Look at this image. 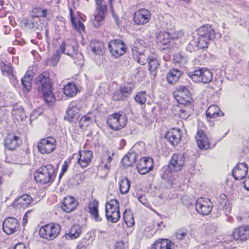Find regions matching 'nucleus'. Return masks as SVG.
I'll use <instances>...</instances> for the list:
<instances>
[{
    "mask_svg": "<svg viewBox=\"0 0 249 249\" xmlns=\"http://www.w3.org/2000/svg\"><path fill=\"white\" fill-rule=\"evenodd\" d=\"M190 160V157L185 153H174L173 154L167 166H164L161 170V178L168 180L171 177L172 173L180 171L183 166Z\"/></svg>",
    "mask_w": 249,
    "mask_h": 249,
    "instance_id": "f257e3e1",
    "label": "nucleus"
},
{
    "mask_svg": "<svg viewBox=\"0 0 249 249\" xmlns=\"http://www.w3.org/2000/svg\"><path fill=\"white\" fill-rule=\"evenodd\" d=\"M35 82L38 91L42 93L45 103L49 106L53 105L55 98L52 92L49 73L47 71L43 72L36 78Z\"/></svg>",
    "mask_w": 249,
    "mask_h": 249,
    "instance_id": "f03ea898",
    "label": "nucleus"
},
{
    "mask_svg": "<svg viewBox=\"0 0 249 249\" xmlns=\"http://www.w3.org/2000/svg\"><path fill=\"white\" fill-rule=\"evenodd\" d=\"M176 99L179 104H182L180 118L186 120L194 112V108L190 100V94L185 87H180L177 91Z\"/></svg>",
    "mask_w": 249,
    "mask_h": 249,
    "instance_id": "7ed1b4c3",
    "label": "nucleus"
},
{
    "mask_svg": "<svg viewBox=\"0 0 249 249\" xmlns=\"http://www.w3.org/2000/svg\"><path fill=\"white\" fill-rule=\"evenodd\" d=\"M56 170V168L50 164L42 165L36 172L35 179L41 184L51 183L55 178Z\"/></svg>",
    "mask_w": 249,
    "mask_h": 249,
    "instance_id": "20e7f679",
    "label": "nucleus"
},
{
    "mask_svg": "<svg viewBox=\"0 0 249 249\" xmlns=\"http://www.w3.org/2000/svg\"><path fill=\"white\" fill-rule=\"evenodd\" d=\"M60 231L61 228L59 224L51 223L40 228L39 235L41 238L52 240L58 236Z\"/></svg>",
    "mask_w": 249,
    "mask_h": 249,
    "instance_id": "39448f33",
    "label": "nucleus"
},
{
    "mask_svg": "<svg viewBox=\"0 0 249 249\" xmlns=\"http://www.w3.org/2000/svg\"><path fill=\"white\" fill-rule=\"evenodd\" d=\"M127 123V119L124 114L119 112L113 113L107 118V123L109 127L114 130H119L124 128Z\"/></svg>",
    "mask_w": 249,
    "mask_h": 249,
    "instance_id": "423d86ee",
    "label": "nucleus"
},
{
    "mask_svg": "<svg viewBox=\"0 0 249 249\" xmlns=\"http://www.w3.org/2000/svg\"><path fill=\"white\" fill-rule=\"evenodd\" d=\"M38 151L42 154L52 153L56 147V141L53 137H48L40 140L37 145Z\"/></svg>",
    "mask_w": 249,
    "mask_h": 249,
    "instance_id": "0eeeda50",
    "label": "nucleus"
},
{
    "mask_svg": "<svg viewBox=\"0 0 249 249\" xmlns=\"http://www.w3.org/2000/svg\"><path fill=\"white\" fill-rule=\"evenodd\" d=\"M61 52L73 58L74 63L77 65H82L83 64V54L78 51H75L73 46L66 44L63 42L60 46Z\"/></svg>",
    "mask_w": 249,
    "mask_h": 249,
    "instance_id": "6e6552de",
    "label": "nucleus"
},
{
    "mask_svg": "<svg viewBox=\"0 0 249 249\" xmlns=\"http://www.w3.org/2000/svg\"><path fill=\"white\" fill-rule=\"evenodd\" d=\"M108 49L111 54L117 58L125 53L126 47L122 40L114 39L109 42Z\"/></svg>",
    "mask_w": 249,
    "mask_h": 249,
    "instance_id": "1a4fd4ad",
    "label": "nucleus"
},
{
    "mask_svg": "<svg viewBox=\"0 0 249 249\" xmlns=\"http://www.w3.org/2000/svg\"><path fill=\"white\" fill-rule=\"evenodd\" d=\"M213 205L211 200L206 198L199 197L196 203V210L199 214L207 215L212 211Z\"/></svg>",
    "mask_w": 249,
    "mask_h": 249,
    "instance_id": "9d476101",
    "label": "nucleus"
},
{
    "mask_svg": "<svg viewBox=\"0 0 249 249\" xmlns=\"http://www.w3.org/2000/svg\"><path fill=\"white\" fill-rule=\"evenodd\" d=\"M4 153L7 155L6 151H14L19 147L21 141L19 137L13 135H8L4 140Z\"/></svg>",
    "mask_w": 249,
    "mask_h": 249,
    "instance_id": "9b49d317",
    "label": "nucleus"
},
{
    "mask_svg": "<svg viewBox=\"0 0 249 249\" xmlns=\"http://www.w3.org/2000/svg\"><path fill=\"white\" fill-rule=\"evenodd\" d=\"M151 13L146 9H140L136 11L133 15L134 22L137 25H144L150 21Z\"/></svg>",
    "mask_w": 249,
    "mask_h": 249,
    "instance_id": "f8f14e48",
    "label": "nucleus"
},
{
    "mask_svg": "<svg viewBox=\"0 0 249 249\" xmlns=\"http://www.w3.org/2000/svg\"><path fill=\"white\" fill-rule=\"evenodd\" d=\"M18 225V221L15 217H8L3 222V231L8 235L11 234L17 231Z\"/></svg>",
    "mask_w": 249,
    "mask_h": 249,
    "instance_id": "ddd939ff",
    "label": "nucleus"
},
{
    "mask_svg": "<svg viewBox=\"0 0 249 249\" xmlns=\"http://www.w3.org/2000/svg\"><path fill=\"white\" fill-rule=\"evenodd\" d=\"M181 138V131L179 129L174 128L168 131L165 135V139L172 146H177Z\"/></svg>",
    "mask_w": 249,
    "mask_h": 249,
    "instance_id": "4468645a",
    "label": "nucleus"
},
{
    "mask_svg": "<svg viewBox=\"0 0 249 249\" xmlns=\"http://www.w3.org/2000/svg\"><path fill=\"white\" fill-rule=\"evenodd\" d=\"M138 172L141 175H145L153 169V160L146 157L141 159L137 163Z\"/></svg>",
    "mask_w": 249,
    "mask_h": 249,
    "instance_id": "2eb2a0df",
    "label": "nucleus"
},
{
    "mask_svg": "<svg viewBox=\"0 0 249 249\" xmlns=\"http://www.w3.org/2000/svg\"><path fill=\"white\" fill-rule=\"evenodd\" d=\"M79 110V102L77 101H71L69 104L65 119L68 121L71 122L78 115Z\"/></svg>",
    "mask_w": 249,
    "mask_h": 249,
    "instance_id": "dca6fc26",
    "label": "nucleus"
},
{
    "mask_svg": "<svg viewBox=\"0 0 249 249\" xmlns=\"http://www.w3.org/2000/svg\"><path fill=\"white\" fill-rule=\"evenodd\" d=\"M232 237L235 240L244 241L249 238V228L242 226L234 229L232 232Z\"/></svg>",
    "mask_w": 249,
    "mask_h": 249,
    "instance_id": "f3484780",
    "label": "nucleus"
},
{
    "mask_svg": "<svg viewBox=\"0 0 249 249\" xmlns=\"http://www.w3.org/2000/svg\"><path fill=\"white\" fill-rule=\"evenodd\" d=\"M248 171L247 164L245 163H240L232 170V176L235 180H239L246 176Z\"/></svg>",
    "mask_w": 249,
    "mask_h": 249,
    "instance_id": "a211bd4d",
    "label": "nucleus"
},
{
    "mask_svg": "<svg viewBox=\"0 0 249 249\" xmlns=\"http://www.w3.org/2000/svg\"><path fill=\"white\" fill-rule=\"evenodd\" d=\"M33 199L29 195L24 194L16 199L13 203L16 208H25L29 206L33 202Z\"/></svg>",
    "mask_w": 249,
    "mask_h": 249,
    "instance_id": "6ab92c4d",
    "label": "nucleus"
},
{
    "mask_svg": "<svg viewBox=\"0 0 249 249\" xmlns=\"http://www.w3.org/2000/svg\"><path fill=\"white\" fill-rule=\"evenodd\" d=\"M198 36H202L209 41L212 40L215 38V31L210 25H203L200 27L197 30Z\"/></svg>",
    "mask_w": 249,
    "mask_h": 249,
    "instance_id": "aec40b11",
    "label": "nucleus"
},
{
    "mask_svg": "<svg viewBox=\"0 0 249 249\" xmlns=\"http://www.w3.org/2000/svg\"><path fill=\"white\" fill-rule=\"evenodd\" d=\"M78 163L83 168L86 167L91 162L92 158V152L90 150L81 151L79 153Z\"/></svg>",
    "mask_w": 249,
    "mask_h": 249,
    "instance_id": "412c9836",
    "label": "nucleus"
},
{
    "mask_svg": "<svg viewBox=\"0 0 249 249\" xmlns=\"http://www.w3.org/2000/svg\"><path fill=\"white\" fill-rule=\"evenodd\" d=\"M217 204L218 210L220 211H223L224 213L226 215L231 211L228 196L225 194H222L219 196Z\"/></svg>",
    "mask_w": 249,
    "mask_h": 249,
    "instance_id": "4be33fe9",
    "label": "nucleus"
},
{
    "mask_svg": "<svg viewBox=\"0 0 249 249\" xmlns=\"http://www.w3.org/2000/svg\"><path fill=\"white\" fill-rule=\"evenodd\" d=\"M99 203L96 200H90L88 203V213H89L95 221L100 222L102 220L98 212Z\"/></svg>",
    "mask_w": 249,
    "mask_h": 249,
    "instance_id": "5701e85b",
    "label": "nucleus"
},
{
    "mask_svg": "<svg viewBox=\"0 0 249 249\" xmlns=\"http://www.w3.org/2000/svg\"><path fill=\"white\" fill-rule=\"evenodd\" d=\"M196 138L199 148L205 150L209 148L210 142L207 136L203 131L198 130Z\"/></svg>",
    "mask_w": 249,
    "mask_h": 249,
    "instance_id": "b1692460",
    "label": "nucleus"
},
{
    "mask_svg": "<svg viewBox=\"0 0 249 249\" xmlns=\"http://www.w3.org/2000/svg\"><path fill=\"white\" fill-rule=\"evenodd\" d=\"M77 202L71 196H68L64 198L62 203L61 208L62 210L67 213H70L76 208Z\"/></svg>",
    "mask_w": 249,
    "mask_h": 249,
    "instance_id": "393cba45",
    "label": "nucleus"
},
{
    "mask_svg": "<svg viewBox=\"0 0 249 249\" xmlns=\"http://www.w3.org/2000/svg\"><path fill=\"white\" fill-rule=\"evenodd\" d=\"M106 215L108 221L112 223H116L120 218L119 207L114 209H106Z\"/></svg>",
    "mask_w": 249,
    "mask_h": 249,
    "instance_id": "a878e982",
    "label": "nucleus"
},
{
    "mask_svg": "<svg viewBox=\"0 0 249 249\" xmlns=\"http://www.w3.org/2000/svg\"><path fill=\"white\" fill-rule=\"evenodd\" d=\"M132 55L134 59L141 65H145L150 59L148 52L145 50L133 54Z\"/></svg>",
    "mask_w": 249,
    "mask_h": 249,
    "instance_id": "bb28decb",
    "label": "nucleus"
},
{
    "mask_svg": "<svg viewBox=\"0 0 249 249\" xmlns=\"http://www.w3.org/2000/svg\"><path fill=\"white\" fill-rule=\"evenodd\" d=\"M223 115L224 113L220 111L219 107L215 105L209 107L206 112V116L208 119L216 118Z\"/></svg>",
    "mask_w": 249,
    "mask_h": 249,
    "instance_id": "cd10ccee",
    "label": "nucleus"
},
{
    "mask_svg": "<svg viewBox=\"0 0 249 249\" xmlns=\"http://www.w3.org/2000/svg\"><path fill=\"white\" fill-rule=\"evenodd\" d=\"M172 242L166 239H160L152 246L151 249H171Z\"/></svg>",
    "mask_w": 249,
    "mask_h": 249,
    "instance_id": "c85d7f7f",
    "label": "nucleus"
},
{
    "mask_svg": "<svg viewBox=\"0 0 249 249\" xmlns=\"http://www.w3.org/2000/svg\"><path fill=\"white\" fill-rule=\"evenodd\" d=\"M33 76V72L31 71H28L21 79V83L23 87L27 91H30L32 89Z\"/></svg>",
    "mask_w": 249,
    "mask_h": 249,
    "instance_id": "c756f323",
    "label": "nucleus"
},
{
    "mask_svg": "<svg viewBox=\"0 0 249 249\" xmlns=\"http://www.w3.org/2000/svg\"><path fill=\"white\" fill-rule=\"evenodd\" d=\"M63 90L64 94L70 98L74 97L77 93V88L74 83H68L64 87Z\"/></svg>",
    "mask_w": 249,
    "mask_h": 249,
    "instance_id": "7c9ffc66",
    "label": "nucleus"
},
{
    "mask_svg": "<svg viewBox=\"0 0 249 249\" xmlns=\"http://www.w3.org/2000/svg\"><path fill=\"white\" fill-rule=\"evenodd\" d=\"M136 158V153L131 150L122 159V162L125 167L131 166L135 162Z\"/></svg>",
    "mask_w": 249,
    "mask_h": 249,
    "instance_id": "2f4dec72",
    "label": "nucleus"
},
{
    "mask_svg": "<svg viewBox=\"0 0 249 249\" xmlns=\"http://www.w3.org/2000/svg\"><path fill=\"white\" fill-rule=\"evenodd\" d=\"M70 14L73 28L80 33H81L82 32H84L85 28L84 24L80 20H78L77 22L75 21L74 14L71 8H70Z\"/></svg>",
    "mask_w": 249,
    "mask_h": 249,
    "instance_id": "473e14b6",
    "label": "nucleus"
},
{
    "mask_svg": "<svg viewBox=\"0 0 249 249\" xmlns=\"http://www.w3.org/2000/svg\"><path fill=\"white\" fill-rule=\"evenodd\" d=\"M181 75L182 72L180 70L178 69L171 70L167 74V80L168 83L174 84L178 81Z\"/></svg>",
    "mask_w": 249,
    "mask_h": 249,
    "instance_id": "72a5a7b5",
    "label": "nucleus"
},
{
    "mask_svg": "<svg viewBox=\"0 0 249 249\" xmlns=\"http://www.w3.org/2000/svg\"><path fill=\"white\" fill-rule=\"evenodd\" d=\"M209 40L202 36H198L193 40L192 44L196 46L198 50L203 49L208 47Z\"/></svg>",
    "mask_w": 249,
    "mask_h": 249,
    "instance_id": "f704fd0d",
    "label": "nucleus"
},
{
    "mask_svg": "<svg viewBox=\"0 0 249 249\" xmlns=\"http://www.w3.org/2000/svg\"><path fill=\"white\" fill-rule=\"evenodd\" d=\"M171 36L169 32H161L157 36V41L162 45H167L170 42Z\"/></svg>",
    "mask_w": 249,
    "mask_h": 249,
    "instance_id": "c9c22d12",
    "label": "nucleus"
},
{
    "mask_svg": "<svg viewBox=\"0 0 249 249\" xmlns=\"http://www.w3.org/2000/svg\"><path fill=\"white\" fill-rule=\"evenodd\" d=\"M81 233V230L79 226L74 225L70 230L69 233L66 234L65 236L68 239H74L77 238Z\"/></svg>",
    "mask_w": 249,
    "mask_h": 249,
    "instance_id": "e433bc0d",
    "label": "nucleus"
},
{
    "mask_svg": "<svg viewBox=\"0 0 249 249\" xmlns=\"http://www.w3.org/2000/svg\"><path fill=\"white\" fill-rule=\"evenodd\" d=\"M103 43L99 41H92L90 43V49L96 55H100L102 53Z\"/></svg>",
    "mask_w": 249,
    "mask_h": 249,
    "instance_id": "4c0bfd02",
    "label": "nucleus"
},
{
    "mask_svg": "<svg viewBox=\"0 0 249 249\" xmlns=\"http://www.w3.org/2000/svg\"><path fill=\"white\" fill-rule=\"evenodd\" d=\"M149 70L154 76H156L158 69L160 67V63L158 60L154 57H151L148 63Z\"/></svg>",
    "mask_w": 249,
    "mask_h": 249,
    "instance_id": "58836bf2",
    "label": "nucleus"
},
{
    "mask_svg": "<svg viewBox=\"0 0 249 249\" xmlns=\"http://www.w3.org/2000/svg\"><path fill=\"white\" fill-rule=\"evenodd\" d=\"M201 74L200 82L203 83H208L210 82L213 78L212 72L206 69L201 68Z\"/></svg>",
    "mask_w": 249,
    "mask_h": 249,
    "instance_id": "ea45409f",
    "label": "nucleus"
},
{
    "mask_svg": "<svg viewBox=\"0 0 249 249\" xmlns=\"http://www.w3.org/2000/svg\"><path fill=\"white\" fill-rule=\"evenodd\" d=\"M119 189L120 193L122 194H126L130 188V183L127 178L124 177L119 181Z\"/></svg>",
    "mask_w": 249,
    "mask_h": 249,
    "instance_id": "a19ab883",
    "label": "nucleus"
},
{
    "mask_svg": "<svg viewBox=\"0 0 249 249\" xmlns=\"http://www.w3.org/2000/svg\"><path fill=\"white\" fill-rule=\"evenodd\" d=\"M91 114L88 113L82 117L79 121V125L82 129H85L92 124V118Z\"/></svg>",
    "mask_w": 249,
    "mask_h": 249,
    "instance_id": "79ce46f5",
    "label": "nucleus"
},
{
    "mask_svg": "<svg viewBox=\"0 0 249 249\" xmlns=\"http://www.w3.org/2000/svg\"><path fill=\"white\" fill-rule=\"evenodd\" d=\"M30 15L32 18L39 17L46 18L47 15V10L42 9L41 8H34Z\"/></svg>",
    "mask_w": 249,
    "mask_h": 249,
    "instance_id": "37998d69",
    "label": "nucleus"
},
{
    "mask_svg": "<svg viewBox=\"0 0 249 249\" xmlns=\"http://www.w3.org/2000/svg\"><path fill=\"white\" fill-rule=\"evenodd\" d=\"M0 68L3 75L7 76L12 75L14 76L13 68L10 64H6L2 62L0 63Z\"/></svg>",
    "mask_w": 249,
    "mask_h": 249,
    "instance_id": "c03bdc74",
    "label": "nucleus"
},
{
    "mask_svg": "<svg viewBox=\"0 0 249 249\" xmlns=\"http://www.w3.org/2000/svg\"><path fill=\"white\" fill-rule=\"evenodd\" d=\"M201 72V68H199L193 71L188 72L187 74L193 82L198 83L200 82Z\"/></svg>",
    "mask_w": 249,
    "mask_h": 249,
    "instance_id": "a18cd8bd",
    "label": "nucleus"
},
{
    "mask_svg": "<svg viewBox=\"0 0 249 249\" xmlns=\"http://www.w3.org/2000/svg\"><path fill=\"white\" fill-rule=\"evenodd\" d=\"M147 94L145 91L138 92L134 96V99L136 103L139 105H143L146 102Z\"/></svg>",
    "mask_w": 249,
    "mask_h": 249,
    "instance_id": "49530a36",
    "label": "nucleus"
},
{
    "mask_svg": "<svg viewBox=\"0 0 249 249\" xmlns=\"http://www.w3.org/2000/svg\"><path fill=\"white\" fill-rule=\"evenodd\" d=\"M144 44V41L142 39H137L134 40L132 47V54L139 53L143 50L142 46Z\"/></svg>",
    "mask_w": 249,
    "mask_h": 249,
    "instance_id": "de8ad7c7",
    "label": "nucleus"
},
{
    "mask_svg": "<svg viewBox=\"0 0 249 249\" xmlns=\"http://www.w3.org/2000/svg\"><path fill=\"white\" fill-rule=\"evenodd\" d=\"M123 217L125 223L129 227L132 226L134 224V220L132 213L130 212L125 210L123 213Z\"/></svg>",
    "mask_w": 249,
    "mask_h": 249,
    "instance_id": "09e8293b",
    "label": "nucleus"
},
{
    "mask_svg": "<svg viewBox=\"0 0 249 249\" xmlns=\"http://www.w3.org/2000/svg\"><path fill=\"white\" fill-rule=\"evenodd\" d=\"M105 15L102 13H97L95 15L93 24L95 27L98 28L100 27L104 22Z\"/></svg>",
    "mask_w": 249,
    "mask_h": 249,
    "instance_id": "8fccbe9b",
    "label": "nucleus"
},
{
    "mask_svg": "<svg viewBox=\"0 0 249 249\" xmlns=\"http://www.w3.org/2000/svg\"><path fill=\"white\" fill-rule=\"evenodd\" d=\"M24 24L30 29L36 30L38 29V23L36 21L34 20V18L32 19H25Z\"/></svg>",
    "mask_w": 249,
    "mask_h": 249,
    "instance_id": "3c124183",
    "label": "nucleus"
},
{
    "mask_svg": "<svg viewBox=\"0 0 249 249\" xmlns=\"http://www.w3.org/2000/svg\"><path fill=\"white\" fill-rule=\"evenodd\" d=\"M174 60L177 63L185 64L187 62L188 58L183 54L177 53L174 55Z\"/></svg>",
    "mask_w": 249,
    "mask_h": 249,
    "instance_id": "603ef678",
    "label": "nucleus"
},
{
    "mask_svg": "<svg viewBox=\"0 0 249 249\" xmlns=\"http://www.w3.org/2000/svg\"><path fill=\"white\" fill-rule=\"evenodd\" d=\"M13 110L15 115H19L21 118L22 119L25 117L24 109L21 106L16 104L13 106Z\"/></svg>",
    "mask_w": 249,
    "mask_h": 249,
    "instance_id": "864d4df0",
    "label": "nucleus"
},
{
    "mask_svg": "<svg viewBox=\"0 0 249 249\" xmlns=\"http://www.w3.org/2000/svg\"><path fill=\"white\" fill-rule=\"evenodd\" d=\"M125 98V95H124L120 89L115 91L112 94V99L115 101H123Z\"/></svg>",
    "mask_w": 249,
    "mask_h": 249,
    "instance_id": "5fc2aeb1",
    "label": "nucleus"
},
{
    "mask_svg": "<svg viewBox=\"0 0 249 249\" xmlns=\"http://www.w3.org/2000/svg\"><path fill=\"white\" fill-rule=\"evenodd\" d=\"M177 239L179 240L184 239L187 236V231L185 229L178 230L175 233Z\"/></svg>",
    "mask_w": 249,
    "mask_h": 249,
    "instance_id": "6e6d98bb",
    "label": "nucleus"
},
{
    "mask_svg": "<svg viewBox=\"0 0 249 249\" xmlns=\"http://www.w3.org/2000/svg\"><path fill=\"white\" fill-rule=\"evenodd\" d=\"M182 105L179 104L178 105L173 106L172 108V113L176 117L180 118V113L181 112Z\"/></svg>",
    "mask_w": 249,
    "mask_h": 249,
    "instance_id": "4d7b16f0",
    "label": "nucleus"
},
{
    "mask_svg": "<svg viewBox=\"0 0 249 249\" xmlns=\"http://www.w3.org/2000/svg\"><path fill=\"white\" fill-rule=\"evenodd\" d=\"M133 89V87L132 86L128 85L121 86L119 88L123 94L125 95L126 98L131 94Z\"/></svg>",
    "mask_w": 249,
    "mask_h": 249,
    "instance_id": "13d9d810",
    "label": "nucleus"
},
{
    "mask_svg": "<svg viewBox=\"0 0 249 249\" xmlns=\"http://www.w3.org/2000/svg\"><path fill=\"white\" fill-rule=\"evenodd\" d=\"M119 201L116 199H111L106 205V209H114L119 208Z\"/></svg>",
    "mask_w": 249,
    "mask_h": 249,
    "instance_id": "bf43d9fd",
    "label": "nucleus"
},
{
    "mask_svg": "<svg viewBox=\"0 0 249 249\" xmlns=\"http://www.w3.org/2000/svg\"><path fill=\"white\" fill-rule=\"evenodd\" d=\"M59 59L60 56L59 54L58 53H56L53 54L49 60H48V63L53 66H55L59 62Z\"/></svg>",
    "mask_w": 249,
    "mask_h": 249,
    "instance_id": "052dcab7",
    "label": "nucleus"
},
{
    "mask_svg": "<svg viewBox=\"0 0 249 249\" xmlns=\"http://www.w3.org/2000/svg\"><path fill=\"white\" fill-rule=\"evenodd\" d=\"M89 241L86 239H83L80 242V244L78 246L77 249H87L88 247L89 244H87V242Z\"/></svg>",
    "mask_w": 249,
    "mask_h": 249,
    "instance_id": "680f3d73",
    "label": "nucleus"
},
{
    "mask_svg": "<svg viewBox=\"0 0 249 249\" xmlns=\"http://www.w3.org/2000/svg\"><path fill=\"white\" fill-rule=\"evenodd\" d=\"M110 1V7L111 10V13L112 15V17L115 20V23H116L117 25L119 27L120 25L119 21V18L118 16L115 14V12L114 11V9L112 7V5L111 4V0H109Z\"/></svg>",
    "mask_w": 249,
    "mask_h": 249,
    "instance_id": "e2e57ef3",
    "label": "nucleus"
},
{
    "mask_svg": "<svg viewBox=\"0 0 249 249\" xmlns=\"http://www.w3.org/2000/svg\"><path fill=\"white\" fill-rule=\"evenodd\" d=\"M192 42L193 40L190 42L189 44L188 45L186 48V50L190 52L198 50L197 48H196V46L194 44L193 45Z\"/></svg>",
    "mask_w": 249,
    "mask_h": 249,
    "instance_id": "0e129e2a",
    "label": "nucleus"
},
{
    "mask_svg": "<svg viewBox=\"0 0 249 249\" xmlns=\"http://www.w3.org/2000/svg\"><path fill=\"white\" fill-rule=\"evenodd\" d=\"M107 7L106 4H105V5L102 4V5H101V6H99L98 7H97V9L98 10V13L103 14V15H105V12L107 10Z\"/></svg>",
    "mask_w": 249,
    "mask_h": 249,
    "instance_id": "69168bd1",
    "label": "nucleus"
},
{
    "mask_svg": "<svg viewBox=\"0 0 249 249\" xmlns=\"http://www.w3.org/2000/svg\"><path fill=\"white\" fill-rule=\"evenodd\" d=\"M114 249H124V243L123 241L116 242L114 245Z\"/></svg>",
    "mask_w": 249,
    "mask_h": 249,
    "instance_id": "338daca9",
    "label": "nucleus"
},
{
    "mask_svg": "<svg viewBox=\"0 0 249 249\" xmlns=\"http://www.w3.org/2000/svg\"><path fill=\"white\" fill-rule=\"evenodd\" d=\"M14 249H27V248L24 244L19 243L15 246Z\"/></svg>",
    "mask_w": 249,
    "mask_h": 249,
    "instance_id": "774afa93",
    "label": "nucleus"
}]
</instances>
